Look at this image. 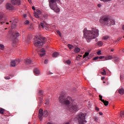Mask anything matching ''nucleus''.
<instances>
[{
  "label": "nucleus",
  "mask_w": 124,
  "mask_h": 124,
  "mask_svg": "<svg viewBox=\"0 0 124 124\" xmlns=\"http://www.w3.org/2000/svg\"><path fill=\"white\" fill-rule=\"evenodd\" d=\"M99 22L102 25L104 26H108V27H111L115 25V20L111 18L109 16H101L99 19Z\"/></svg>",
  "instance_id": "f03ea898"
},
{
  "label": "nucleus",
  "mask_w": 124,
  "mask_h": 124,
  "mask_svg": "<svg viewBox=\"0 0 124 124\" xmlns=\"http://www.w3.org/2000/svg\"><path fill=\"white\" fill-rule=\"evenodd\" d=\"M94 120L97 122V121H98V117H94Z\"/></svg>",
  "instance_id": "de8ad7c7"
},
{
  "label": "nucleus",
  "mask_w": 124,
  "mask_h": 124,
  "mask_svg": "<svg viewBox=\"0 0 124 124\" xmlns=\"http://www.w3.org/2000/svg\"><path fill=\"white\" fill-rule=\"evenodd\" d=\"M33 71L35 75H39L40 74V71L37 68H35Z\"/></svg>",
  "instance_id": "ddd939ff"
},
{
  "label": "nucleus",
  "mask_w": 124,
  "mask_h": 124,
  "mask_svg": "<svg viewBox=\"0 0 124 124\" xmlns=\"http://www.w3.org/2000/svg\"><path fill=\"white\" fill-rule=\"evenodd\" d=\"M48 60H45L44 62V63L45 64H47V63H48Z\"/></svg>",
  "instance_id": "49530a36"
},
{
  "label": "nucleus",
  "mask_w": 124,
  "mask_h": 124,
  "mask_svg": "<svg viewBox=\"0 0 124 124\" xmlns=\"http://www.w3.org/2000/svg\"><path fill=\"white\" fill-rule=\"evenodd\" d=\"M104 79H105V77H102L101 78V80H104Z\"/></svg>",
  "instance_id": "052dcab7"
},
{
  "label": "nucleus",
  "mask_w": 124,
  "mask_h": 124,
  "mask_svg": "<svg viewBox=\"0 0 124 124\" xmlns=\"http://www.w3.org/2000/svg\"><path fill=\"white\" fill-rule=\"evenodd\" d=\"M11 2L14 5H21L22 3L20 0H11Z\"/></svg>",
  "instance_id": "9d476101"
},
{
  "label": "nucleus",
  "mask_w": 124,
  "mask_h": 124,
  "mask_svg": "<svg viewBox=\"0 0 124 124\" xmlns=\"http://www.w3.org/2000/svg\"><path fill=\"white\" fill-rule=\"evenodd\" d=\"M118 93L121 94V95H123L124 94V89L123 88H121L118 90Z\"/></svg>",
  "instance_id": "2eb2a0df"
},
{
  "label": "nucleus",
  "mask_w": 124,
  "mask_h": 124,
  "mask_svg": "<svg viewBox=\"0 0 124 124\" xmlns=\"http://www.w3.org/2000/svg\"><path fill=\"white\" fill-rule=\"evenodd\" d=\"M38 53L41 57H42L46 55V51H45L44 48H42L40 50L38 51Z\"/></svg>",
  "instance_id": "1a4fd4ad"
},
{
  "label": "nucleus",
  "mask_w": 124,
  "mask_h": 124,
  "mask_svg": "<svg viewBox=\"0 0 124 124\" xmlns=\"http://www.w3.org/2000/svg\"><path fill=\"white\" fill-rule=\"evenodd\" d=\"M34 16L35 18H39V15L36 12L34 13Z\"/></svg>",
  "instance_id": "7c9ffc66"
},
{
  "label": "nucleus",
  "mask_w": 124,
  "mask_h": 124,
  "mask_svg": "<svg viewBox=\"0 0 124 124\" xmlns=\"http://www.w3.org/2000/svg\"><path fill=\"white\" fill-rule=\"evenodd\" d=\"M66 63H67V64H68L69 65H70V64L71 63V61H70V60H67L65 62Z\"/></svg>",
  "instance_id": "c9c22d12"
},
{
  "label": "nucleus",
  "mask_w": 124,
  "mask_h": 124,
  "mask_svg": "<svg viewBox=\"0 0 124 124\" xmlns=\"http://www.w3.org/2000/svg\"><path fill=\"white\" fill-rule=\"evenodd\" d=\"M29 23H30V21H29V20H26V21H25V22H24V24H25V25H28Z\"/></svg>",
  "instance_id": "a18cd8bd"
},
{
  "label": "nucleus",
  "mask_w": 124,
  "mask_h": 124,
  "mask_svg": "<svg viewBox=\"0 0 124 124\" xmlns=\"http://www.w3.org/2000/svg\"><path fill=\"white\" fill-rule=\"evenodd\" d=\"M25 62L26 64H31V58H28L25 60Z\"/></svg>",
  "instance_id": "4468645a"
},
{
  "label": "nucleus",
  "mask_w": 124,
  "mask_h": 124,
  "mask_svg": "<svg viewBox=\"0 0 124 124\" xmlns=\"http://www.w3.org/2000/svg\"><path fill=\"white\" fill-rule=\"evenodd\" d=\"M83 32V38L86 39L88 43H90L93 39H95L99 36V30L96 28H92L91 30H88L87 28H85Z\"/></svg>",
  "instance_id": "f257e3e1"
},
{
  "label": "nucleus",
  "mask_w": 124,
  "mask_h": 124,
  "mask_svg": "<svg viewBox=\"0 0 124 124\" xmlns=\"http://www.w3.org/2000/svg\"><path fill=\"white\" fill-rule=\"evenodd\" d=\"M67 46L68 48L70 49V50H72V48H74V46H73L72 45L68 44Z\"/></svg>",
  "instance_id": "b1692460"
},
{
  "label": "nucleus",
  "mask_w": 124,
  "mask_h": 124,
  "mask_svg": "<svg viewBox=\"0 0 124 124\" xmlns=\"http://www.w3.org/2000/svg\"><path fill=\"white\" fill-rule=\"evenodd\" d=\"M4 113V109L1 108H0V114H3Z\"/></svg>",
  "instance_id": "c756f323"
},
{
  "label": "nucleus",
  "mask_w": 124,
  "mask_h": 124,
  "mask_svg": "<svg viewBox=\"0 0 124 124\" xmlns=\"http://www.w3.org/2000/svg\"><path fill=\"white\" fill-rule=\"evenodd\" d=\"M43 116L44 117H45V118H46V117L48 116V111L47 110H45L44 111V113H43Z\"/></svg>",
  "instance_id": "aec40b11"
},
{
  "label": "nucleus",
  "mask_w": 124,
  "mask_h": 124,
  "mask_svg": "<svg viewBox=\"0 0 124 124\" xmlns=\"http://www.w3.org/2000/svg\"><path fill=\"white\" fill-rule=\"evenodd\" d=\"M102 102H103L104 105H105V106H107L108 105V104H109V102L107 101H105L104 100H102Z\"/></svg>",
  "instance_id": "412c9836"
},
{
  "label": "nucleus",
  "mask_w": 124,
  "mask_h": 124,
  "mask_svg": "<svg viewBox=\"0 0 124 124\" xmlns=\"http://www.w3.org/2000/svg\"><path fill=\"white\" fill-rule=\"evenodd\" d=\"M120 80L121 81H123L124 80V77L123 76H120Z\"/></svg>",
  "instance_id": "864d4df0"
},
{
  "label": "nucleus",
  "mask_w": 124,
  "mask_h": 124,
  "mask_svg": "<svg viewBox=\"0 0 124 124\" xmlns=\"http://www.w3.org/2000/svg\"><path fill=\"white\" fill-rule=\"evenodd\" d=\"M114 49L113 48H112V49H111V52H114Z\"/></svg>",
  "instance_id": "338daca9"
},
{
  "label": "nucleus",
  "mask_w": 124,
  "mask_h": 124,
  "mask_svg": "<svg viewBox=\"0 0 124 124\" xmlns=\"http://www.w3.org/2000/svg\"><path fill=\"white\" fill-rule=\"evenodd\" d=\"M2 18H3V15H1L0 16V20H2Z\"/></svg>",
  "instance_id": "3c124183"
},
{
  "label": "nucleus",
  "mask_w": 124,
  "mask_h": 124,
  "mask_svg": "<svg viewBox=\"0 0 124 124\" xmlns=\"http://www.w3.org/2000/svg\"><path fill=\"white\" fill-rule=\"evenodd\" d=\"M97 6L98 7H101L102 6L101 4H98Z\"/></svg>",
  "instance_id": "4d7b16f0"
},
{
  "label": "nucleus",
  "mask_w": 124,
  "mask_h": 124,
  "mask_svg": "<svg viewBox=\"0 0 124 124\" xmlns=\"http://www.w3.org/2000/svg\"><path fill=\"white\" fill-rule=\"evenodd\" d=\"M32 9L33 10H35V7H34V6H32Z\"/></svg>",
  "instance_id": "bf43d9fd"
},
{
  "label": "nucleus",
  "mask_w": 124,
  "mask_h": 124,
  "mask_svg": "<svg viewBox=\"0 0 124 124\" xmlns=\"http://www.w3.org/2000/svg\"><path fill=\"white\" fill-rule=\"evenodd\" d=\"M6 8L7 10H13L14 7L11 4L8 3L6 5Z\"/></svg>",
  "instance_id": "f8f14e48"
},
{
  "label": "nucleus",
  "mask_w": 124,
  "mask_h": 124,
  "mask_svg": "<svg viewBox=\"0 0 124 124\" xmlns=\"http://www.w3.org/2000/svg\"><path fill=\"white\" fill-rule=\"evenodd\" d=\"M28 1L30 3H32L31 0H28Z\"/></svg>",
  "instance_id": "0e129e2a"
},
{
  "label": "nucleus",
  "mask_w": 124,
  "mask_h": 124,
  "mask_svg": "<svg viewBox=\"0 0 124 124\" xmlns=\"http://www.w3.org/2000/svg\"><path fill=\"white\" fill-rule=\"evenodd\" d=\"M103 39H104V40H107V39H109V36L108 35L104 36L103 37Z\"/></svg>",
  "instance_id": "bb28decb"
},
{
  "label": "nucleus",
  "mask_w": 124,
  "mask_h": 124,
  "mask_svg": "<svg viewBox=\"0 0 124 124\" xmlns=\"http://www.w3.org/2000/svg\"><path fill=\"white\" fill-rule=\"evenodd\" d=\"M39 99L40 101V104L39 105V106H41V103H42V97H39Z\"/></svg>",
  "instance_id": "c85d7f7f"
},
{
  "label": "nucleus",
  "mask_w": 124,
  "mask_h": 124,
  "mask_svg": "<svg viewBox=\"0 0 124 124\" xmlns=\"http://www.w3.org/2000/svg\"><path fill=\"white\" fill-rule=\"evenodd\" d=\"M90 55V52H86L85 53V54L84 55V58H86V57H88Z\"/></svg>",
  "instance_id": "cd10ccee"
},
{
  "label": "nucleus",
  "mask_w": 124,
  "mask_h": 124,
  "mask_svg": "<svg viewBox=\"0 0 124 124\" xmlns=\"http://www.w3.org/2000/svg\"><path fill=\"white\" fill-rule=\"evenodd\" d=\"M3 1H4V0H0V4H1V3H3Z\"/></svg>",
  "instance_id": "5fc2aeb1"
},
{
  "label": "nucleus",
  "mask_w": 124,
  "mask_h": 124,
  "mask_svg": "<svg viewBox=\"0 0 124 124\" xmlns=\"http://www.w3.org/2000/svg\"><path fill=\"white\" fill-rule=\"evenodd\" d=\"M105 59V61H109V60H112V59H113V56H112V55H109L108 56L106 57Z\"/></svg>",
  "instance_id": "f3484780"
},
{
  "label": "nucleus",
  "mask_w": 124,
  "mask_h": 124,
  "mask_svg": "<svg viewBox=\"0 0 124 124\" xmlns=\"http://www.w3.org/2000/svg\"><path fill=\"white\" fill-rule=\"evenodd\" d=\"M39 94H40V95H42V94H43V91L40 90L39 91Z\"/></svg>",
  "instance_id": "a19ab883"
},
{
  "label": "nucleus",
  "mask_w": 124,
  "mask_h": 124,
  "mask_svg": "<svg viewBox=\"0 0 124 124\" xmlns=\"http://www.w3.org/2000/svg\"><path fill=\"white\" fill-rule=\"evenodd\" d=\"M0 50H4V46L0 44Z\"/></svg>",
  "instance_id": "393cba45"
},
{
  "label": "nucleus",
  "mask_w": 124,
  "mask_h": 124,
  "mask_svg": "<svg viewBox=\"0 0 124 124\" xmlns=\"http://www.w3.org/2000/svg\"><path fill=\"white\" fill-rule=\"evenodd\" d=\"M4 78L6 80H9L10 79V77H5Z\"/></svg>",
  "instance_id": "09e8293b"
},
{
  "label": "nucleus",
  "mask_w": 124,
  "mask_h": 124,
  "mask_svg": "<svg viewBox=\"0 0 124 124\" xmlns=\"http://www.w3.org/2000/svg\"><path fill=\"white\" fill-rule=\"evenodd\" d=\"M81 51V49L79 47H76L75 49V53H79Z\"/></svg>",
  "instance_id": "4be33fe9"
},
{
  "label": "nucleus",
  "mask_w": 124,
  "mask_h": 124,
  "mask_svg": "<svg viewBox=\"0 0 124 124\" xmlns=\"http://www.w3.org/2000/svg\"><path fill=\"white\" fill-rule=\"evenodd\" d=\"M43 109L42 108L40 109L39 110V118L40 121H42L43 119Z\"/></svg>",
  "instance_id": "9b49d317"
},
{
  "label": "nucleus",
  "mask_w": 124,
  "mask_h": 124,
  "mask_svg": "<svg viewBox=\"0 0 124 124\" xmlns=\"http://www.w3.org/2000/svg\"><path fill=\"white\" fill-rule=\"evenodd\" d=\"M31 38H28V39L26 41L27 43H30V40L32 38L31 35H30Z\"/></svg>",
  "instance_id": "473e14b6"
},
{
  "label": "nucleus",
  "mask_w": 124,
  "mask_h": 124,
  "mask_svg": "<svg viewBox=\"0 0 124 124\" xmlns=\"http://www.w3.org/2000/svg\"><path fill=\"white\" fill-rule=\"evenodd\" d=\"M57 32L60 35V36H62V33H61V31H57Z\"/></svg>",
  "instance_id": "37998d69"
},
{
  "label": "nucleus",
  "mask_w": 124,
  "mask_h": 124,
  "mask_svg": "<svg viewBox=\"0 0 124 124\" xmlns=\"http://www.w3.org/2000/svg\"><path fill=\"white\" fill-rule=\"evenodd\" d=\"M88 108H91L92 107V104H89L88 106Z\"/></svg>",
  "instance_id": "6e6d98bb"
},
{
  "label": "nucleus",
  "mask_w": 124,
  "mask_h": 124,
  "mask_svg": "<svg viewBox=\"0 0 124 124\" xmlns=\"http://www.w3.org/2000/svg\"><path fill=\"white\" fill-rule=\"evenodd\" d=\"M99 113L100 114V115H101V116H102V115H103V113L101 112H99Z\"/></svg>",
  "instance_id": "680f3d73"
},
{
  "label": "nucleus",
  "mask_w": 124,
  "mask_h": 124,
  "mask_svg": "<svg viewBox=\"0 0 124 124\" xmlns=\"http://www.w3.org/2000/svg\"><path fill=\"white\" fill-rule=\"evenodd\" d=\"M99 98H100V100H101L102 102V100H103V99H102V96L100 95H99Z\"/></svg>",
  "instance_id": "603ef678"
},
{
  "label": "nucleus",
  "mask_w": 124,
  "mask_h": 124,
  "mask_svg": "<svg viewBox=\"0 0 124 124\" xmlns=\"http://www.w3.org/2000/svg\"><path fill=\"white\" fill-rule=\"evenodd\" d=\"M101 1H103V2H108V1H111L112 0H100Z\"/></svg>",
  "instance_id": "e433bc0d"
},
{
  "label": "nucleus",
  "mask_w": 124,
  "mask_h": 124,
  "mask_svg": "<svg viewBox=\"0 0 124 124\" xmlns=\"http://www.w3.org/2000/svg\"><path fill=\"white\" fill-rule=\"evenodd\" d=\"M99 57L98 56H96L95 57H94L93 59V61H95L96 60H98L99 59Z\"/></svg>",
  "instance_id": "c03bdc74"
},
{
  "label": "nucleus",
  "mask_w": 124,
  "mask_h": 124,
  "mask_svg": "<svg viewBox=\"0 0 124 124\" xmlns=\"http://www.w3.org/2000/svg\"><path fill=\"white\" fill-rule=\"evenodd\" d=\"M102 75H106V71L105 69L103 70V72H101Z\"/></svg>",
  "instance_id": "72a5a7b5"
},
{
  "label": "nucleus",
  "mask_w": 124,
  "mask_h": 124,
  "mask_svg": "<svg viewBox=\"0 0 124 124\" xmlns=\"http://www.w3.org/2000/svg\"><path fill=\"white\" fill-rule=\"evenodd\" d=\"M20 62L21 60H20V59L13 60L11 62V66H12V67H15L16 65L20 63Z\"/></svg>",
  "instance_id": "6e6552de"
},
{
  "label": "nucleus",
  "mask_w": 124,
  "mask_h": 124,
  "mask_svg": "<svg viewBox=\"0 0 124 124\" xmlns=\"http://www.w3.org/2000/svg\"><path fill=\"white\" fill-rule=\"evenodd\" d=\"M97 45L99 47H101V46H102V45H103V42H102V41H99L97 42Z\"/></svg>",
  "instance_id": "5701e85b"
},
{
  "label": "nucleus",
  "mask_w": 124,
  "mask_h": 124,
  "mask_svg": "<svg viewBox=\"0 0 124 124\" xmlns=\"http://www.w3.org/2000/svg\"><path fill=\"white\" fill-rule=\"evenodd\" d=\"M23 17H24V18H26L27 17V15L26 14L23 15Z\"/></svg>",
  "instance_id": "e2e57ef3"
},
{
  "label": "nucleus",
  "mask_w": 124,
  "mask_h": 124,
  "mask_svg": "<svg viewBox=\"0 0 124 124\" xmlns=\"http://www.w3.org/2000/svg\"><path fill=\"white\" fill-rule=\"evenodd\" d=\"M16 24H15V23H14V21L12 23V28L13 29H15V28H16Z\"/></svg>",
  "instance_id": "a878e982"
},
{
  "label": "nucleus",
  "mask_w": 124,
  "mask_h": 124,
  "mask_svg": "<svg viewBox=\"0 0 124 124\" xmlns=\"http://www.w3.org/2000/svg\"><path fill=\"white\" fill-rule=\"evenodd\" d=\"M49 6L52 10L56 12V13H59L61 12V9L58 7L57 3H61V0H49Z\"/></svg>",
  "instance_id": "7ed1b4c3"
},
{
  "label": "nucleus",
  "mask_w": 124,
  "mask_h": 124,
  "mask_svg": "<svg viewBox=\"0 0 124 124\" xmlns=\"http://www.w3.org/2000/svg\"><path fill=\"white\" fill-rule=\"evenodd\" d=\"M75 120V121H78L79 124H84L87 123V121H86V114L83 113L78 114Z\"/></svg>",
  "instance_id": "423d86ee"
},
{
  "label": "nucleus",
  "mask_w": 124,
  "mask_h": 124,
  "mask_svg": "<svg viewBox=\"0 0 124 124\" xmlns=\"http://www.w3.org/2000/svg\"><path fill=\"white\" fill-rule=\"evenodd\" d=\"M122 30L124 31V25H123L122 26Z\"/></svg>",
  "instance_id": "69168bd1"
},
{
  "label": "nucleus",
  "mask_w": 124,
  "mask_h": 124,
  "mask_svg": "<svg viewBox=\"0 0 124 124\" xmlns=\"http://www.w3.org/2000/svg\"><path fill=\"white\" fill-rule=\"evenodd\" d=\"M112 59L113 60L114 62H118L119 61H120V58L117 56L112 57Z\"/></svg>",
  "instance_id": "dca6fc26"
},
{
  "label": "nucleus",
  "mask_w": 124,
  "mask_h": 124,
  "mask_svg": "<svg viewBox=\"0 0 124 124\" xmlns=\"http://www.w3.org/2000/svg\"><path fill=\"white\" fill-rule=\"evenodd\" d=\"M45 25H46V22L44 21L43 22H41V24L39 25V27H40L41 26V27H43V29H44Z\"/></svg>",
  "instance_id": "6ab92c4d"
},
{
  "label": "nucleus",
  "mask_w": 124,
  "mask_h": 124,
  "mask_svg": "<svg viewBox=\"0 0 124 124\" xmlns=\"http://www.w3.org/2000/svg\"><path fill=\"white\" fill-rule=\"evenodd\" d=\"M43 17L44 18V19L45 20H46V19H47V18H48V16H47L46 15H44Z\"/></svg>",
  "instance_id": "79ce46f5"
},
{
  "label": "nucleus",
  "mask_w": 124,
  "mask_h": 124,
  "mask_svg": "<svg viewBox=\"0 0 124 124\" xmlns=\"http://www.w3.org/2000/svg\"><path fill=\"white\" fill-rule=\"evenodd\" d=\"M97 54L98 56H100V55H102L101 50H99L97 52Z\"/></svg>",
  "instance_id": "58836bf2"
},
{
  "label": "nucleus",
  "mask_w": 124,
  "mask_h": 124,
  "mask_svg": "<svg viewBox=\"0 0 124 124\" xmlns=\"http://www.w3.org/2000/svg\"><path fill=\"white\" fill-rule=\"evenodd\" d=\"M46 41V38L45 37L36 36L34 39V45H35V47L41 48Z\"/></svg>",
  "instance_id": "20e7f679"
},
{
  "label": "nucleus",
  "mask_w": 124,
  "mask_h": 124,
  "mask_svg": "<svg viewBox=\"0 0 124 124\" xmlns=\"http://www.w3.org/2000/svg\"><path fill=\"white\" fill-rule=\"evenodd\" d=\"M70 112H76L79 110L80 106L79 104L75 101L73 102L72 106L69 107Z\"/></svg>",
  "instance_id": "0eeeda50"
},
{
  "label": "nucleus",
  "mask_w": 124,
  "mask_h": 124,
  "mask_svg": "<svg viewBox=\"0 0 124 124\" xmlns=\"http://www.w3.org/2000/svg\"><path fill=\"white\" fill-rule=\"evenodd\" d=\"M60 54H59V52H55L52 54L53 58H57Z\"/></svg>",
  "instance_id": "a211bd4d"
},
{
  "label": "nucleus",
  "mask_w": 124,
  "mask_h": 124,
  "mask_svg": "<svg viewBox=\"0 0 124 124\" xmlns=\"http://www.w3.org/2000/svg\"><path fill=\"white\" fill-rule=\"evenodd\" d=\"M45 104H46V105H49V104H50V102L49 101V100H46Z\"/></svg>",
  "instance_id": "ea45409f"
},
{
  "label": "nucleus",
  "mask_w": 124,
  "mask_h": 124,
  "mask_svg": "<svg viewBox=\"0 0 124 124\" xmlns=\"http://www.w3.org/2000/svg\"><path fill=\"white\" fill-rule=\"evenodd\" d=\"M16 37H18V36H20V34H19L18 32L14 34V37H16Z\"/></svg>",
  "instance_id": "2f4dec72"
},
{
  "label": "nucleus",
  "mask_w": 124,
  "mask_h": 124,
  "mask_svg": "<svg viewBox=\"0 0 124 124\" xmlns=\"http://www.w3.org/2000/svg\"><path fill=\"white\" fill-rule=\"evenodd\" d=\"M124 111H121V113H120V117H122V118H123V117H124Z\"/></svg>",
  "instance_id": "4c0bfd02"
},
{
  "label": "nucleus",
  "mask_w": 124,
  "mask_h": 124,
  "mask_svg": "<svg viewBox=\"0 0 124 124\" xmlns=\"http://www.w3.org/2000/svg\"><path fill=\"white\" fill-rule=\"evenodd\" d=\"M95 110H96V111H99V108H97V107H96V108H95Z\"/></svg>",
  "instance_id": "13d9d810"
},
{
  "label": "nucleus",
  "mask_w": 124,
  "mask_h": 124,
  "mask_svg": "<svg viewBox=\"0 0 124 124\" xmlns=\"http://www.w3.org/2000/svg\"><path fill=\"white\" fill-rule=\"evenodd\" d=\"M104 58H105V56H100V57H99V59H100V60H102V59H104Z\"/></svg>",
  "instance_id": "8fccbe9b"
},
{
  "label": "nucleus",
  "mask_w": 124,
  "mask_h": 124,
  "mask_svg": "<svg viewBox=\"0 0 124 124\" xmlns=\"http://www.w3.org/2000/svg\"><path fill=\"white\" fill-rule=\"evenodd\" d=\"M72 100L71 97H66L65 95H62L59 97V101L62 105L68 106L70 104V101Z\"/></svg>",
  "instance_id": "39448f33"
},
{
  "label": "nucleus",
  "mask_w": 124,
  "mask_h": 124,
  "mask_svg": "<svg viewBox=\"0 0 124 124\" xmlns=\"http://www.w3.org/2000/svg\"><path fill=\"white\" fill-rule=\"evenodd\" d=\"M122 51L124 53V49L122 50Z\"/></svg>",
  "instance_id": "774afa93"
},
{
  "label": "nucleus",
  "mask_w": 124,
  "mask_h": 124,
  "mask_svg": "<svg viewBox=\"0 0 124 124\" xmlns=\"http://www.w3.org/2000/svg\"><path fill=\"white\" fill-rule=\"evenodd\" d=\"M36 11V13H37V14H39V15H40V14H41V11L40 10L37 9Z\"/></svg>",
  "instance_id": "f704fd0d"
}]
</instances>
